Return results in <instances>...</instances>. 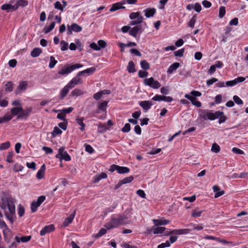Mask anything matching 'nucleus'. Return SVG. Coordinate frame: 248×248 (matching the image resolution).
I'll return each instance as SVG.
<instances>
[{
    "instance_id": "052dcab7",
    "label": "nucleus",
    "mask_w": 248,
    "mask_h": 248,
    "mask_svg": "<svg viewBox=\"0 0 248 248\" xmlns=\"http://www.w3.org/2000/svg\"><path fill=\"white\" fill-rule=\"evenodd\" d=\"M184 52V49H181L174 52V55L176 57H182Z\"/></svg>"
},
{
    "instance_id": "603ef678",
    "label": "nucleus",
    "mask_w": 248,
    "mask_h": 248,
    "mask_svg": "<svg viewBox=\"0 0 248 248\" xmlns=\"http://www.w3.org/2000/svg\"><path fill=\"white\" fill-rule=\"evenodd\" d=\"M10 146V143L9 141L5 142L0 145V150H3L8 149Z\"/></svg>"
},
{
    "instance_id": "f3484780",
    "label": "nucleus",
    "mask_w": 248,
    "mask_h": 248,
    "mask_svg": "<svg viewBox=\"0 0 248 248\" xmlns=\"http://www.w3.org/2000/svg\"><path fill=\"white\" fill-rule=\"evenodd\" d=\"M141 29L142 27L141 25H137L136 26H135L134 27L131 28L129 31V34L131 36L136 37L137 36L138 33L140 31H141Z\"/></svg>"
},
{
    "instance_id": "f257e3e1",
    "label": "nucleus",
    "mask_w": 248,
    "mask_h": 248,
    "mask_svg": "<svg viewBox=\"0 0 248 248\" xmlns=\"http://www.w3.org/2000/svg\"><path fill=\"white\" fill-rule=\"evenodd\" d=\"M0 208L4 210L7 218L13 222L12 216L15 214V205L11 197L4 196L1 199Z\"/></svg>"
},
{
    "instance_id": "37998d69",
    "label": "nucleus",
    "mask_w": 248,
    "mask_h": 248,
    "mask_svg": "<svg viewBox=\"0 0 248 248\" xmlns=\"http://www.w3.org/2000/svg\"><path fill=\"white\" fill-rule=\"evenodd\" d=\"M140 65L141 68L144 70H148L150 68L149 63L145 60H143L140 62Z\"/></svg>"
},
{
    "instance_id": "7ed1b4c3",
    "label": "nucleus",
    "mask_w": 248,
    "mask_h": 248,
    "mask_svg": "<svg viewBox=\"0 0 248 248\" xmlns=\"http://www.w3.org/2000/svg\"><path fill=\"white\" fill-rule=\"evenodd\" d=\"M199 118L203 120H214L223 115V112L220 111L212 112L208 109H199Z\"/></svg>"
},
{
    "instance_id": "7c9ffc66",
    "label": "nucleus",
    "mask_w": 248,
    "mask_h": 248,
    "mask_svg": "<svg viewBox=\"0 0 248 248\" xmlns=\"http://www.w3.org/2000/svg\"><path fill=\"white\" fill-rule=\"evenodd\" d=\"M84 120V118L83 117H77L76 118V122L79 125L81 126L80 129L82 131H83L85 130L84 127H85V125L83 122Z\"/></svg>"
},
{
    "instance_id": "8fccbe9b",
    "label": "nucleus",
    "mask_w": 248,
    "mask_h": 248,
    "mask_svg": "<svg viewBox=\"0 0 248 248\" xmlns=\"http://www.w3.org/2000/svg\"><path fill=\"white\" fill-rule=\"evenodd\" d=\"M68 43L65 41L62 40L61 42V49L62 51H65L68 49Z\"/></svg>"
},
{
    "instance_id": "4d7b16f0",
    "label": "nucleus",
    "mask_w": 248,
    "mask_h": 248,
    "mask_svg": "<svg viewBox=\"0 0 248 248\" xmlns=\"http://www.w3.org/2000/svg\"><path fill=\"white\" fill-rule=\"evenodd\" d=\"M107 232L106 229L104 228H102L100 230L99 232L97 234L95 235V238H98L103 235L105 234Z\"/></svg>"
},
{
    "instance_id": "a878e982",
    "label": "nucleus",
    "mask_w": 248,
    "mask_h": 248,
    "mask_svg": "<svg viewBox=\"0 0 248 248\" xmlns=\"http://www.w3.org/2000/svg\"><path fill=\"white\" fill-rule=\"evenodd\" d=\"M45 170H46V166L45 164H43L41 166L40 170L38 171L37 174H36V177L38 179H41L44 177Z\"/></svg>"
},
{
    "instance_id": "39448f33",
    "label": "nucleus",
    "mask_w": 248,
    "mask_h": 248,
    "mask_svg": "<svg viewBox=\"0 0 248 248\" xmlns=\"http://www.w3.org/2000/svg\"><path fill=\"white\" fill-rule=\"evenodd\" d=\"M65 148L62 146L58 150V153L56 155V157L60 159V160H64L66 161L71 160V157L68 155L67 152L65 151Z\"/></svg>"
},
{
    "instance_id": "9b49d317",
    "label": "nucleus",
    "mask_w": 248,
    "mask_h": 248,
    "mask_svg": "<svg viewBox=\"0 0 248 248\" xmlns=\"http://www.w3.org/2000/svg\"><path fill=\"white\" fill-rule=\"evenodd\" d=\"M185 97L186 99L189 100L194 106H195L198 108L201 107V103L200 101H199L196 97H192L191 95L189 94H186Z\"/></svg>"
},
{
    "instance_id": "b1692460",
    "label": "nucleus",
    "mask_w": 248,
    "mask_h": 248,
    "mask_svg": "<svg viewBox=\"0 0 248 248\" xmlns=\"http://www.w3.org/2000/svg\"><path fill=\"white\" fill-rule=\"evenodd\" d=\"M213 189L216 194L215 195V198H217L225 193L224 190H220V188L217 186H214L213 187Z\"/></svg>"
},
{
    "instance_id": "393cba45",
    "label": "nucleus",
    "mask_w": 248,
    "mask_h": 248,
    "mask_svg": "<svg viewBox=\"0 0 248 248\" xmlns=\"http://www.w3.org/2000/svg\"><path fill=\"white\" fill-rule=\"evenodd\" d=\"M153 222H154V224L157 226L159 225H166L168 223H169L170 221L169 220L167 219H153Z\"/></svg>"
},
{
    "instance_id": "58836bf2",
    "label": "nucleus",
    "mask_w": 248,
    "mask_h": 248,
    "mask_svg": "<svg viewBox=\"0 0 248 248\" xmlns=\"http://www.w3.org/2000/svg\"><path fill=\"white\" fill-rule=\"evenodd\" d=\"M202 210H198V209H195L193 210L191 216L193 217H198L201 216L202 213Z\"/></svg>"
},
{
    "instance_id": "20e7f679",
    "label": "nucleus",
    "mask_w": 248,
    "mask_h": 248,
    "mask_svg": "<svg viewBox=\"0 0 248 248\" xmlns=\"http://www.w3.org/2000/svg\"><path fill=\"white\" fill-rule=\"evenodd\" d=\"M129 18L132 21L130 22V25H140L139 24L142 23L143 21V17L141 15L140 12H133L129 15Z\"/></svg>"
},
{
    "instance_id": "a19ab883",
    "label": "nucleus",
    "mask_w": 248,
    "mask_h": 248,
    "mask_svg": "<svg viewBox=\"0 0 248 248\" xmlns=\"http://www.w3.org/2000/svg\"><path fill=\"white\" fill-rule=\"evenodd\" d=\"M166 229L164 227H158L153 230V233L154 234H158L163 233Z\"/></svg>"
},
{
    "instance_id": "e2e57ef3",
    "label": "nucleus",
    "mask_w": 248,
    "mask_h": 248,
    "mask_svg": "<svg viewBox=\"0 0 248 248\" xmlns=\"http://www.w3.org/2000/svg\"><path fill=\"white\" fill-rule=\"evenodd\" d=\"M234 101L238 105H242L243 104V101L237 95H234L233 97Z\"/></svg>"
},
{
    "instance_id": "69168bd1",
    "label": "nucleus",
    "mask_w": 248,
    "mask_h": 248,
    "mask_svg": "<svg viewBox=\"0 0 248 248\" xmlns=\"http://www.w3.org/2000/svg\"><path fill=\"white\" fill-rule=\"evenodd\" d=\"M98 47H100V49L101 48H105L107 45L106 42L103 40H100L98 41Z\"/></svg>"
},
{
    "instance_id": "c9c22d12",
    "label": "nucleus",
    "mask_w": 248,
    "mask_h": 248,
    "mask_svg": "<svg viewBox=\"0 0 248 248\" xmlns=\"http://www.w3.org/2000/svg\"><path fill=\"white\" fill-rule=\"evenodd\" d=\"M28 4V1L26 0H18L16 1L15 5L17 6V9L19 6L25 7Z\"/></svg>"
},
{
    "instance_id": "6ab92c4d",
    "label": "nucleus",
    "mask_w": 248,
    "mask_h": 248,
    "mask_svg": "<svg viewBox=\"0 0 248 248\" xmlns=\"http://www.w3.org/2000/svg\"><path fill=\"white\" fill-rule=\"evenodd\" d=\"M31 235L24 236H22L21 237H20L18 236H16L15 237V240L18 243H19L20 242L26 243V242L29 241L31 239Z\"/></svg>"
},
{
    "instance_id": "bf43d9fd",
    "label": "nucleus",
    "mask_w": 248,
    "mask_h": 248,
    "mask_svg": "<svg viewBox=\"0 0 248 248\" xmlns=\"http://www.w3.org/2000/svg\"><path fill=\"white\" fill-rule=\"evenodd\" d=\"M130 124L128 123L126 124L124 127L122 128V131L124 133L128 132L130 130Z\"/></svg>"
},
{
    "instance_id": "49530a36",
    "label": "nucleus",
    "mask_w": 248,
    "mask_h": 248,
    "mask_svg": "<svg viewBox=\"0 0 248 248\" xmlns=\"http://www.w3.org/2000/svg\"><path fill=\"white\" fill-rule=\"evenodd\" d=\"M134 179V177L132 176H130L124 178L121 180V181L123 183V184H126L127 183H129L132 182Z\"/></svg>"
},
{
    "instance_id": "ddd939ff",
    "label": "nucleus",
    "mask_w": 248,
    "mask_h": 248,
    "mask_svg": "<svg viewBox=\"0 0 248 248\" xmlns=\"http://www.w3.org/2000/svg\"><path fill=\"white\" fill-rule=\"evenodd\" d=\"M126 3L125 0H124L121 2H118L113 4L111 7L109 9L110 12H114L120 9H124L125 7L123 6V5Z\"/></svg>"
},
{
    "instance_id": "6e6d98bb",
    "label": "nucleus",
    "mask_w": 248,
    "mask_h": 248,
    "mask_svg": "<svg viewBox=\"0 0 248 248\" xmlns=\"http://www.w3.org/2000/svg\"><path fill=\"white\" fill-rule=\"evenodd\" d=\"M54 7L55 9L60 10L62 12L63 11V7L62 6V4L59 1H56L55 3Z\"/></svg>"
},
{
    "instance_id": "774afa93",
    "label": "nucleus",
    "mask_w": 248,
    "mask_h": 248,
    "mask_svg": "<svg viewBox=\"0 0 248 248\" xmlns=\"http://www.w3.org/2000/svg\"><path fill=\"white\" fill-rule=\"evenodd\" d=\"M130 52L132 54H135L136 56L141 57V53L137 49L135 48H132L130 49Z\"/></svg>"
},
{
    "instance_id": "9d476101",
    "label": "nucleus",
    "mask_w": 248,
    "mask_h": 248,
    "mask_svg": "<svg viewBox=\"0 0 248 248\" xmlns=\"http://www.w3.org/2000/svg\"><path fill=\"white\" fill-rule=\"evenodd\" d=\"M28 82L27 81H21L19 82L17 89L15 90V93L18 94L24 92L28 88Z\"/></svg>"
},
{
    "instance_id": "f704fd0d",
    "label": "nucleus",
    "mask_w": 248,
    "mask_h": 248,
    "mask_svg": "<svg viewBox=\"0 0 248 248\" xmlns=\"http://www.w3.org/2000/svg\"><path fill=\"white\" fill-rule=\"evenodd\" d=\"M127 70L130 73H134L136 71L135 68V64L132 61H130L128 62V64L127 67Z\"/></svg>"
},
{
    "instance_id": "0e129e2a",
    "label": "nucleus",
    "mask_w": 248,
    "mask_h": 248,
    "mask_svg": "<svg viewBox=\"0 0 248 248\" xmlns=\"http://www.w3.org/2000/svg\"><path fill=\"white\" fill-rule=\"evenodd\" d=\"M232 151L234 153L238 154V155H243L244 154V152L242 150H241V149H240L238 148H236V147H233L232 149Z\"/></svg>"
},
{
    "instance_id": "6e6552de",
    "label": "nucleus",
    "mask_w": 248,
    "mask_h": 248,
    "mask_svg": "<svg viewBox=\"0 0 248 248\" xmlns=\"http://www.w3.org/2000/svg\"><path fill=\"white\" fill-rule=\"evenodd\" d=\"M46 197L41 196L39 197L36 201H33L31 204V210L32 212L36 211L38 207L40 206L42 203L45 200Z\"/></svg>"
},
{
    "instance_id": "864d4df0",
    "label": "nucleus",
    "mask_w": 248,
    "mask_h": 248,
    "mask_svg": "<svg viewBox=\"0 0 248 248\" xmlns=\"http://www.w3.org/2000/svg\"><path fill=\"white\" fill-rule=\"evenodd\" d=\"M95 70H96L95 68L92 67L88 68L86 70H84V74H87L90 75L93 74L95 72Z\"/></svg>"
},
{
    "instance_id": "473e14b6",
    "label": "nucleus",
    "mask_w": 248,
    "mask_h": 248,
    "mask_svg": "<svg viewBox=\"0 0 248 248\" xmlns=\"http://www.w3.org/2000/svg\"><path fill=\"white\" fill-rule=\"evenodd\" d=\"M109 127H107L105 124H102L99 123L98 125V133H104L106 130L109 129Z\"/></svg>"
},
{
    "instance_id": "de8ad7c7",
    "label": "nucleus",
    "mask_w": 248,
    "mask_h": 248,
    "mask_svg": "<svg viewBox=\"0 0 248 248\" xmlns=\"http://www.w3.org/2000/svg\"><path fill=\"white\" fill-rule=\"evenodd\" d=\"M5 91L11 92L13 91V83L12 82H8L5 84Z\"/></svg>"
},
{
    "instance_id": "3c124183",
    "label": "nucleus",
    "mask_w": 248,
    "mask_h": 248,
    "mask_svg": "<svg viewBox=\"0 0 248 248\" xmlns=\"http://www.w3.org/2000/svg\"><path fill=\"white\" fill-rule=\"evenodd\" d=\"M57 61L55 60V58L53 56H51L50 57V63L49 64V67L50 68H52L54 67L55 64L57 63Z\"/></svg>"
},
{
    "instance_id": "a18cd8bd",
    "label": "nucleus",
    "mask_w": 248,
    "mask_h": 248,
    "mask_svg": "<svg viewBox=\"0 0 248 248\" xmlns=\"http://www.w3.org/2000/svg\"><path fill=\"white\" fill-rule=\"evenodd\" d=\"M62 131L59 129L58 127L55 126L54 128L53 131L52 132V136L53 137H55L58 135L62 134Z\"/></svg>"
},
{
    "instance_id": "0eeeda50",
    "label": "nucleus",
    "mask_w": 248,
    "mask_h": 248,
    "mask_svg": "<svg viewBox=\"0 0 248 248\" xmlns=\"http://www.w3.org/2000/svg\"><path fill=\"white\" fill-rule=\"evenodd\" d=\"M144 84L153 89H158L161 86L160 83L158 81L155 80L152 77L145 79Z\"/></svg>"
},
{
    "instance_id": "bb28decb",
    "label": "nucleus",
    "mask_w": 248,
    "mask_h": 248,
    "mask_svg": "<svg viewBox=\"0 0 248 248\" xmlns=\"http://www.w3.org/2000/svg\"><path fill=\"white\" fill-rule=\"evenodd\" d=\"M71 88L68 85H66L60 92V99H63L68 93Z\"/></svg>"
},
{
    "instance_id": "338daca9",
    "label": "nucleus",
    "mask_w": 248,
    "mask_h": 248,
    "mask_svg": "<svg viewBox=\"0 0 248 248\" xmlns=\"http://www.w3.org/2000/svg\"><path fill=\"white\" fill-rule=\"evenodd\" d=\"M59 126L64 130H65L67 126V121L60 123L58 124Z\"/></svg>"
},
{
    "instance_id": "e433bc0d",
    "label": "nucleus",
    "mask_w": 248,
    "mask_h": 248,
    "mask_svg": "<svg viewBox=\"0 0 248 248\" xmlns=\"http://www.w3.org/2000/svg\"><path fill=\"white\" fill-rule=\"evenodd\" d=\"M83 94V92L79 89H76L71 93V95L73 96H78Z\"/></svg>"
},
{
    "instance_id": "f03ea898",
    "label": "nucleus",
    "mask_w": 248,
    "mask_h": 248,
    "mask_svg": "<svg viewBox=\"0 0 248 248\" xmlns=\"http://www.w3.org/2000/svg\"><path fill=\"white\" fill-rule=\"evenodd\" d=\"M128 217L124 215L119 214L117 217H112L104 225L108 230L116 228L120 226L129 224Z\"/></svg>"
},
{
    "instance_id": "2eb2a0df",
    "label": "nucleus",
    "mask_w": 248,
    "mask_h": 248,
    "mask_svg": "<svg viewBox=\"0 0 248 248\" xmlns=\"http://www.w3.org/2000/svg\"><path fill=\"white\" fill-rule=\"evenodd\" d=\"M54 229V226L52 224L46 226L40 231V235L41 236L45 235L47 233L52 232Z\"/></svg>"
},
{
    "instance_id": "c03bdc74",
    "label": "nucleus",
    "mask_w": 248,
    "mask_h": 248,
    "mask_svg": "<svg viewBox=\"0 0 248 248\" xmlns=\"http://www.w3.org/2000/svg\"><path fill=\"white\" fill-rule=\"evenodd\" d=\"M220 150V148L219 146L216 143H214L212 144V148H211V151L215 153H217L219 152Z\"/></svg>"
},
{
    "instance_id": "680f3d73",
    "label": "nucleus",
    "mask_w": 248,
    "mask_h": 248,
    "mask_svg": "<svg viewBox=\"0 0 248 248\" xmlns=\"http://www.w3.org/2000/svg\"><path fill=\"white\" fill-rule=\"evenodd\" d=\"M148 73L145 71L140 70L139 71L138 75L141 78H144L147 77Z\"/></svg>"
},
{
    "instance_id": "79ce46f5",
    "label": "nucleus",
    "mask_w": 248,
    "mask_h": 248,
    "mask_svg": "<svg viewBox=\"0 0 248 248\" xmlns=\"http://www.w3.org/2000/svg\"><path fill=\"white\" fill-rule=\"evenodd\" d=\"M55 22H52L50 24V25H49V27L46 26L44 28L45 33H47L49 32L50 31H51L54 29V28L55 27Z\"/></svg>"
},
{
    "instance_id": "4468645a",
    "label": "nucleus",
    "mask_w": 248,
    "mask_h": 248,
    "mask_svg": "<svg viewBox=\"0 0 248 248\" xmlns=\"http://www.w3.org/2000/svg\"><path fill=\"white\" fill-rule=\"evenodd\" d=\"M32 110V108L31 107L27 108L25 110L23 109V111H21V113L17 116V119H19L23 118H27L31 114Z\"/></svg>"
},
{
    "instance_id": "72a5a7b5",
    "label": "nucleus",
    "mask_w": 248,
    "mask_h": 248,
    "mask_svg": "<svg viewBox=\"0 0 248 248\" xmlns=\"http://www.w3.org/2000/svg\"><path fill=\"white\" fill-rule=\"evenodd\" d=\"M41 49L38 47L35 48L31 51V55L32 57H37L41 53Z\"/></svg>"
},
{
    "instance_id": "f8f14e48",
    "label": "nucleus",
    "mask_w": 248,
    "mask_h": 248,
    "mask_svg": "<svg viewBox=\"0 0 248 248\" xmlns=\"http://www.w3.org/2000/svg\"><path fill=\"white\" fill-rule=\"evenodd\" d=\"M245 78L243 77H238L232 80L228 81L225 83L226 86L228 87L233 86L239 82H243Z\"/></svg>"
},
{
    "instance_id": "09e8293b",
    "label": "nucleus",
    "mask_w": 248,
    "mask_h": 248,
    "mask_svg": "<svg viewBox=\"0 0 248 248\" xmlns=\"http://www.w3.org/2000/svg\"><path fill=\"white\" fill-rule=\"evenodd\" d=\"M226 10L225 7L224 6H221L219 8V15L218 16L219 18H222L225 15Z\"/></svg>"
},
{
    "instance_id": "1a4fd4ad",
    "label": "nucleus",
    "mask_w": 248,
    "mask_h": 248,
    "mask_svg": "<svg viewBox=\"0 0 248 248\" xmlns=\"http://www.w3.org/2000/svg\"><path fill=\"white\" fill-rule=\"evenodd\" d=\"M82 30V27L77 23H73L71 25H67V33L69 34H71L73 31L79 32Z\"/></svg>"
},
{
    "instance_id": "ea45409f",
    "label": "nucleus",
    "mask_w": 248,
    "mask_h": 248,
    "mask_svg": "<svg viewBox=\"0 0 248 248\" xmlns=\"http://www.w3.org/2000/svg\"><path fill=\"white\" fill-rule=\"evenodd\" d=\"M129 169L125 167H118V172L120 174L126 173L129 171Z\"/></svg>"
},
{
    "instance_id": "4be33fe9",
    "label": "nucleus",
    "mask_w": 248,
    "mask_h": 248,
    "mask_svg": "<svg viewBox=\"0 0 248 248\" xmlns=\"http://www.w3.org/2000/svg\"><path fill=\"white\" fill-rule=\"evenodd\" d=\"M81 79L79 78H73L67 84L71 89L74 88L76 85L81 83Z\"/></svg>"
},
{
    "instance_id": "5701e85b",
    "label": "nucleus",
    "mask_w": 248,
    "mask_h": 248,
    "mask_svg": "<svg viewBox=\"0 0 248 248\" xmlns=\"http://www.w3.org/2000/svg\"><path fill=\"white\" fill-rule=\"evenodd\" d=\"M4 238V240L7 243H9L10 242L11 239V231L8 228H6V229H4L3 230Z\"/></svg>"
},
{
    "instance_id": "c85d7f7f",
    "label": "nucleus",
    "mask_w": 248,
    "mask_h": 248,
    "mask_svg": "<svg viewBox=\"0 0 248 248\" xmlns=\"http://www.w3.org/2000/svg\"><path fill=\"white\" fill-rule=\"evenodd\" d=\"M108 101H103L99 103L98 105V109L99 111H106L108 106Z\"/></svg>"
},
{
    "instance_id": "2f4dec72",
    "label": "nucleus",
    "mask_w": 248,
    "mask_h": 248,
    "mask_svg": "<svg viewBox=\"0 0 248 248\" xmlns=\"http://www.w3.org/2000/svg\"><path fill=\"white\" fill-rule=\"evenodd\" d=\"M22 111L23 108L21 107L13 108L11 109V110L12 114L14 116H16L18 114H20Z\"/></svg>"
},
{
    "instance_id": "dca6fc26",
    "label": "nucleus",
    "mask_w": 248,
    "mask_h": 248,
    "mask_svg": "<svg viewBox=\"0 0 248 248\" xmlns=\"http://www.w3.org/2000/svg\"><path fill=\"white\" fill-rule=\"evenodd\" d=\"M75 214H76V211H75L74 212V213L73 214H71L68 217H66V218H65V219L62 223V226L65 227H67V226H68L70 224H71L72 222V221L75 217Z\"/></svg>"
},
{
    "instance_id": "aec40b11",
    "label": "nucleus",
    "mask_w": 248,
    "mask_h": 248,
    "mask_svg": "<svg viewBox=\"0 0 248 248\" xmlns=\"http://www.w3.org/2000/svg\"><path fill=\"white\" fill-rule=\"evenodd\" d=\"M152 105V102L149 101H143L140 102V106H141L146 111L149 110Z\"/></svg>"
},
{
    "instance_id": "c756f323",
    "label": "nucleus",
    "mask_w": 248,
    "mask_h": 248,
    "mask_svg": "<svg viewBox=\"0 0 248 248\" xmlns=\"http://www.w3.org/2000/svg\"><path fill=\"white\" fill-rule=\"evenodd\" d=\"M180 66V64L178 62H175L171 65L168 68L167 70V73L168 74H171L174 71H175Z\"/></svg>"
},
{
    "instance_id": "13d9d810",
    "label": "nucleus",
    "mask_w": 248,
    "mask_h": 248,
    "mask_svg": "<svg viewBox=\"0 0 248 248\" xmlns=\"http://www.w3.org/2000/svg\"><path fill=\"white\" fill-rule=\"evenodd\" d=\"M85 150L86 152H88L90 154H92L94 152V149L90 145L85 144Z\"/></svg>"
},
{
    "instance_id": "a211bd4d",
    "label": "nucleus",
    "mask_w": 248,
    "mask_h": 248,
    "mask_svg": "<svg viewBox=\"0 0 248 248\" xmlns=\"http://www.w3.org/2000/svg\"><path fill=\"white\" fill-rule=\"evenodd\" d=\"M1 9L2 10H6L7 12L10 11H14L17 10V6L15 5H12L10 4H4L1 6Z\"/></svg>"
},
{
    "instance_id": "4c0bfd02",
    "label": "nucleus",
    "mask_w": 248,
    "mask_h": 248,
    "mask_svg": "<svg viewBox=\"0 0 248 248\" xmlns=\"http://www.w3.org/2000/svg\"><path fill=\"white\" fill-rule=\"evenodd\" d=\"M12 118V115L6 114L3 117H0V124L8 122Z\"/></svg>"
},
{
    "instance_id": "423d86ee",
    "label": "nucleus",
    "mask_w": 248,
    "mask_h": 248,
    "mask_svg": "<svg viewBox=\"0 0 248 248\" xmlns=\"http://www.w3.org/2000/svg\"><path fill=\"white\" fill-rule=\"evenodd\" d=\"M82 66L83 65L79 63L75 64L66 68H62L58 72V74L61 75H67L75 69L81 68Z\"/></svg>"
},
{
    "instance_id": "cd10ccee",
    "label": "nucleus",
    "mask_w": 248,
    "mask_h": 248,
    "mask_svg": "<svg viewBox=\"0 0 248 248\" xmlns=\"http://www.w3.org/2000/svg\"><path fill=\"white\" fill-rule=\"evenodd\" d=\"M107 174L105 172H102L100 174H97L94 177L93 182L97 183L101 179L107 178Z\"/></svg>"
},
{
    "instance_id": "5fc2aeb1",
    "label": "nucleus",
    "mask_w": 248,
    "mask_h": 248,
    "mask_svg": "<svg viewBox=\"0 0 248 248\" xmlns=\"http://www.w3.org/2000/svg\"><path fill=\"white\" fill-rule=\"evenodd\" d=\"M196 16L195 15L190 20V21H189V22L188 23V26L190 28H194L195 23L196 21Z\"/></svg>"
},
{
    "instance_id": "412c9836",
    "label": "nucleus",
    "mask_w": 248,
    "mask_h": 248,
    "mask_svg": "<svg viewBox=\"0 0 248 248\" xmlns=\"http://www.w3.org/2000/svg\"><path fill=\"white\" fill-rule=\"evenodd\" d=\"M156 10L154 8H148L144 10L145 16L147 18L152 17L155 14Z\"/></svg>"
}]
</instances>
